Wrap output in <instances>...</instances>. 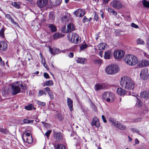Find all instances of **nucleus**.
<instances>
[{"label":"nucleus","mask_w":149,"mask_h":149,"mask_svg":"<svg viewBox=\"0 0 149 149\" xmlns=\"http://www.w3.org/2000/svg\"><path fill=\"white\" fill-rule=\"evenodd\" d=\"M122 87L127 90H133L135 86V83L132 79L127 76L122 77L120 81Z\"/></svg>","instance_id":"1"},{"label":"nucleus","mask_w":149,"mask_h":149,"mask_svg":"<svg viewBox=\"0 0 149 149\" xmlns=\"http://www.w3.org/2000/svg\"><path fill=\"white\" fill-rule=\"evenodd\" d=\"M124 61L127 64L130 65H134L138 62L137 57L132 54H128L125 56Z\"/></svg>","instance_id":"2"},{"label":"nucleus","mask_w":149,"mask_h":149,"mask_svg":"<svg viewBox=\"0 0 149 149\" xmlns=\"http://www.w3.org/2000/svg\"><path fill=\"white\" fill-rule=\"evenodd\" d=\"M119 70V67L117 65L111 64L106 67L105 71L108 74H113L117 73Z\"/></svg>","instance_id":"3"},{"label":"nucleus","mask_w":149,"mask_h":149,"mask_svg":"<svg viewBox=\"0 0 149 149\" xmlns=\"http://www.w3.org/2000/svg\"><path fill=\"white\" fill-rule=\"evenodd\" d=\"M114 97V95L113 93L109 91L105 92L102 96L103 99L108 102H110L111 100H113Z\"/></svg>","instance_id":"4"},{"label":"nucleus","mask_w":149,"mask_h":149,"mask_svg":"<svg viewBox=\"0 0 149 149\" xmlns=\"http://www.w3.org/2000/svg\"><path fill=\"white\" fill-rule=\"evenodd\" d=\"M125 54V52L121 50H116L113 53V55L114 57L117 59L122 58L124 56Z\"/></svg>","instance_id":"5"},{"label":"nucleus","mask_w":149,"mask_h":149,"mask_svg":"<svg viewBox=\"0 0 149 149\" xmlns=\"http://www.w3.org/2000/svg\"><path fill=\"white\" fill-rule=\"evenodd\" d=\"M68 37L69 40L71 42L75 44H77L78 43L79 40V36L76 33H72L71 38L68 36Z\"/></svg>","instance_id":"6"},{"label":"nucleus","mask_w":149,"mask_h":149,"mask_svg":"<svg viewBox=\"0 0 149 149\" xmlns=\"http://www.w3.org/2000/svg\"><path fill=\"white\" fill-rule=\"evenodd\" d=\"M113 8L116 9H120L123 7L122 3L118 0H113L111 3Z\"/></svg>","instance_id":"7"},{"label":"nucleus","mask_w":149,"mask_h":149,"mask_svg":"<svg viewBox=\"0 0 149 149\" xmlns=\"http://www.w3.org/2000/svg\"><path fill=\"white\" fill-rule=\"evenodd\" d=\"M140 76L143 79H146L149 76V69L146 68L142 69L141 71Z\"/></svg>","instance_id":"8"},{"label":"nucleus","mask_w":149,"mask_h":149,"mask_svg":"<svg viewBox=\"0 0 149 149\" xmlns=\"http://www.w3.org/2000/svg\"><path fill=\"white\" fill-rule=\"evenodd\" d=\"M21 92V89L18 86L14 84L12 85L11 89V93L12 95H15Z\"/></svg>","instance_id":"9"},{"label":"nucleus","mask_w":149,"mask_h":149,"mask_svg":"<svg viewBox=\"0 0 149 149\" xmlns=\"http://www.w3.org/2000/svg\"><path fill=\"white\" fill-rule=\"evenodd\" d=\"M107 88V84L105 83H98L95 84L94 89L96 91L106 89Z\"/></svg>","instance_id":"10"},{"label":"nucleus","mask_w":149,"mask_h":149,"mask_svg":"<svg viewBox=\"0 0 149 149\" xmlns=\"http://www.w3.org/2000/svg\"><path fill=\"white\" fill-rule=\"evenodd\" d=\"M85 12L84 10L82 9H79L74 13V14L76 17H82L85 14Z\"/></svg>","instance_id":"11"},{"label":"nucleus","mask_w":149,"mask_h":149,"mask_svg":"<svg viewBox=\"0 0 149 149\" xmlns=\"http://www.w3.org/2000/svg\"><path fill=\"white\" fill-rule=\"evenodd\" d=\"M91 125L92 126H94L98 128L100 126V125L98 119L97 117H94L93 118Z\"/></svg>","instance_id":"12"},{"label":"nucleus","mask_w":149,"mask_h":149,"mask_svg":"<svg viewBox=\"0 0 149 149\" xmlns=\"http://www.w3.org/2000/svg\"><path fill=\"white\" fill-rule=\"evenodd\" d=\"M48 0H38L37 2L38 6L40 8H43L47 5Z\"/></svg>","instance_id":"13"},{"label":"nucleus","mask_w":149,"mask_h":149,"mask_svg":"<svg viewBox=\"0 0 149 149\" xmlns=\"http://www.w3.org/2000/svg\"><path fill=\"white\" fill-rule=\"evenodd\" d=\"M141 97L145 99L149 98V88L147 89L140 93Z\"/></svg>","instance_id":"14"},{"label":"nucleus","mask_w":149,"mask_h":149,"mask_svg":"<svg viewBox=\"0 0 149 149\" xmlns=\"http://www.w3.org/2000/svg\"><path fill=\"white\" fill-rule=\"evenodd\" d=\"M116 92L118 95H124L125 94L128 95V92L121 88H118L117 89Z\"/></svg>","instance_id":"15"},{"label":"nucleus","mask_w":149,"mask_h":149,"mask_svg":"<svg viewBox=\"0 0 149 149\" xmlns=\"http://www.w3.org/2000/svg\"><path fill=\"white\" fill-rule=\"evenodd\" d=\"M7 47V44L3 41H0V52H2L6 50Z\"/></svg>","instance_id":"16"},{"label":"nucleus","mask_w":149,"mask_h":149,"mask_svg":"<svg viewBox=\"0 0 149 149\" xmlns=\"http://www.w3.org/2000/svg\"><path fill=\"white\" fill-rule=\"evenodd\" d=\"M63 137V134L60 132H55L54 134V137L57 141L62 139Z\"/></svg>","instance_id":"17"},{"label":"nucleus","mask_w":149,"mask_h":149,"mask_svg":"<svg viewBox=\"0 0 149 149\" xmlns=\"http://www.w3.org/2000/svg\"><path fill=\"white\" fill-rule=\"evenodd\" d=\"M67 104L68 107L69 108L70 111H72L73 110V101L71 100L70 98H68L67 100Z\"/></svg>","instance_id":"18"},{"label":"nucleus","mask_w":149,"mask_h":149,"mask_svg":"<svg viewBox=\"0 0 149 149\" xmlns=\"http://www.w3.org/2000/svg\"><path fill=\"white\" fill-rule=\"evenodd\" d=\"M49 51L51 54L53 55L58 54L60 52V50L56 48H51L49 47Z\"/></svg>","instance_id":"19"},{"label":"nucleus","mask_w":149,"mask_h":149,"mask_svg":"<svg viewBox=\"0 0 149 149\" xmlns=\"http://www.w3.org/2000/svg\"><path fill=\"white\" fill-rule=\"evenodd\" d=\"M75 29V26L72 23H70L67 25V32H70L74 31Z\"/></svg>","instance_id":"20"},{"label":"nucleus","mask_w":149,"mask_h":149,"mask_svg":"<svg viewBox=\"0 0 149 149\" xmlns=\"http://www.w3.org/2000/svg\"><path fill=\"white\" fill-rule=\"evenodd\" d=\"M69 15L67 14L61 17V21L63 23H65L68 22L69 19Z\"/></svg>","instance_id":"21"},{"label":"nucleus","mask_w":149,"mask_h":149,"mask_svg":"<svg viewBox=\"0 0 149 149\" xmlns=\"http://www.w3.org/2000/svg\"><path fill=\"white\" fill-rule=\"evenodd\" d=\"M51 5L53 6H57L61 3L62 0H49Z\"/></svg>","instance_id":"22"},{"label":"nucleus","mask_w":149,"mask_h":149,"mask_svg":"<svg viewBox=\"0 0 149 149\" xmlns=\"http://www.w3.org/2000/svg\"><path fill=\"white\" fill-rule=\"evenodd\" d=\"M112 53L111 51H107L105 52L104 58L106 59H109L111 58Z\"/></svg>","instance_id":"23"},{"label":"nucleus","mask_w":149,"mask_h":149,"mask_svg":"<svg viewBox=\"0 0 149 149\" xmlns=\"http://www.w3.org/2000/svg\"><path fill=\"white\" fill-rule=\"evenodd\" d=\"M149 65V61L148 60H144L143 62L139 63V66L141 68L142 67L147 66Z\"/></svg>","instance_id":"24"},{"label":"nucleus","mask_w":149,"mask_h":149,"mask_svg":"<svg viewBox=\"0 0 149 149\" xmlns=\"http://www.w3.org/2000/svg\"><path fill=\"white\" fill-rule=\"evenodd\" d=\"M22 139L25 142L29 143H31L33 142V139L31 136V137H26V140L25 139V138L23 136L22 137Z\"/></svg>","instance_id":"25"},{"label":"nucleus","mask_w":149,"mask_h":149,"mask_svg":"<svg viewBox=\"0 0 149 149\" xmlns=\"http://www.w3.org/2000/svg\"><path fill=\"white\" fill-rule=\"evenodd\" d=\"M5 17L7 19L10 20L11 22L13 24L15 25L16 26H18V23L15 22L13 19L12 18L11 15L9 14H6L5 15Z\"/></svg>","instance_id":"26"},{"label":"nucleus","mask_w":149,"mask_h":149,"mask_svg":"<svg viewBox=\"0 0 149 149\" xmlns=\"http://www.w3.org/2000/svg\"><path fill=\"white\" fill-rule=\"evenodd\" d=\"M47 26L52 32H55L56 31V27L54 25L52 24H48Z\"/></svg>","instance_id":"27"},{"label":"nucleus","mask_w":149,"mask_h":149,"mask_svg":"<svg viewBox=\"0 0 149 149\" xmlns=\"http://www.w3.org/2000/svg\"><path fill=\"white\" fill-rule=\"evenodd\" d=\"M63 36V35L59 33H55L53 36V38L54 39H57Z\"/></svg>","instance_id":"28"},{"label":"nucleus","mask_w":149,"mask_h":149,"mask_svg":"<svg viewBox=\"0 0 149 149\" xmlns=\"http://www.w3.org/2000/svg\"><path fill=\"white\" fill-rule=\"evenodd\" d=\"M54 15L53 13L50 12L49 14V22H52L54 21Z\"/></svg>","instance_id":"29"},{"label":"nucleus","mask_w":149,"mask_h":149,"mask_svg":"<svg viewBox=\"0 0 149 149\" xmlns=\"http://www.w3.org/2000/svg\"><path fill=\"white\" fill-rule=\"evenodd\" d=\"M117 128H119L121 130H124L125 129V126L121 124L117 123L116 126Z\"/></svg>","instance_id":"30"},{"label":"nucleus","mask_w":149,"mask_h":149,"mask_svg":"<svg viewBox=\"0 0 149 149\" xmlns=\"http://www.w3.org/2000/svg\"><path fill=\"white\" fill-rule=\"evenodd\" d=\"M105 43H101L98 45V47L99 50H104L105 48Z\"/></svg>","instance_id":"31"},{"label":"nucleus","mask_w":149,"mask_h":149,"mask_svg":"<svg viewBox=\"0 0 149 149\" xmlns=\"http://www.w3.org/2000/svg\"><path fill=\"white\" fill-rule=\"evenodd\" d=\"M143 6L146 8H149V1L146 0H143L142 1Z\"/></svg>","instance_id":"32"},{"label":"nucleus","mask_w":149,"mask_h":149,"mask_svg":"<svg viewBox=\"0 0 149 149\" xmlns=\"http://www.w3.org/2000/svg\"><path fill=\"white\" fill-rule=\"evenodd\" d=\"M53 83L52 80H49L46 81L45 84L43 85V86H50L53 85Z\"/></svg>","instance_id":"33"},{"label":"nucleus","mask_w":149,"mask_h":149,"mask_svg":"<svg viewBox=\"0 0 149 149\" xmlns=\"http://www.w3.org/2000/svg\"><path fill=\"white\" fill-rule=\"evenodd\" d=\"M85 60V58H77L76 61L77 63H78L84 64V61Z\"/></svg>","instance_id":"34"},{"label":"nucleus","mask_w":149,"mask_h":149,"mask_svg":"<svg viewBox=\"0 0 149 149\" xmlns=\"http://www.w3.org/2000/svg\"><path fill=\"white\" fill-rule=\"evenodd\" d=\"M109 121L112 125L115 127L116 126L117 123L116 121L113 118H110L109 119Z\"/></svg>","instance_id":"35"},{"label":"nucleus","mask_w":149,"mask_h":149,"mask_svg":"<svg viewBox=\"0 0 149 149\" xmlns=\"http://www.w3.org/2000/svg\"><path fill=\"white\" fill-rule=\"evenodd\" d=\"M108 11L109 12L112 13L113 15H116L117 14V12L111 8H109Z\"/></svg>","instance_id":"36"},{"label":"nucleus","mask_w":149,"mask_h":149,"mask_svg":"<svg viewBox=\"0 0 149 149\" xmlns=\"http://www.w3.org/2000/svg\"><path fill=\"white\" fill-rule=\"evenodd\" d=\"M136 42L138 44L143 45L144 44L143 40L140 38H139L137 40Z\"/></svg>","instance_id":"37"},{"label":"nucleus","mask_w":149,"mask_h":149,"mask_svg":"<svg viewBox=\"0 0 149 149\" xmlns=\"http://www.w3.org/2000/svg\"><path fill=\"white\" fill-rule=\"evenodd\" d=\"M55 149H65V146L62 144H58Z\"/></svg>","instance_id":"38"},{"label":"nucleus","mask_w":149,"mask_h":149,"mask_svg":"<svg viewBox=\"0 0 149 149\" xmlns=\"http://www.w3.org/2000/svg\"><path fill=\"white\" fill-rule=\"evenodd\" d=\"M137 102L136 104L139 107H141L143 104V103L138 98H137Z\"/></svg>","instance_id":"39"},{"label":"nucleus","mask_w":149,"mask_h":149,"mask_svg":"<svg viewBox=\"0 0 149 149\" xmlns=\"http://www.w3.org/2000/svg\"><path fill=\"white\" fill-rule=\"evenodd\" d=\"M33 120H29L26 119H24L23 120V123L24 124L33 123Z\"/></svg>","instance_id":"40"},{"label":"nucleus","mask_w":149,"mask_h":149,"mask_svg":"<svg viewBox=\"0 0 149 149\" xmlns=\"http://www.w3.org/2000/svg\"><path fill=\"white\" fill-rule=\"evenodd\" d=\"M33 107V105L31 104L25 107V108L27 110H29L32 109Z\"/></svg>","instance_id":"41"},{"label":"nucleus","mask_w":149,"mask_h":149,"mask_svg":"<svg viewBox=\"0 0 149 149\" xmlns=\"http://www.w3.org/2000/svg\"><path fill=\"white\" fill-rule=\"evenodd\" d=\"M37 104L38 105H40L41 106H45L46 104V103L45 102H43L38 100L37 102Z\"/></svg>","instance_id":"42"},{"label":"nucleus","mask_w":149,"mask_h":149,"mask_svg":"<svg viewBox=\"0 0 149 149\" xmlns=\"http://www.w3.org/2000/svg\"><path fill=\"white\" fill-rule=\"evenodd\" d=\"M88 47L87 45L86 44H84L82 45L80 47V50H83L86 48Z\"/></svg>","instance_id":"43"},{"label":"nucleus","mask_w":149,"mask_h":149,"mask_svg":"<svg viewBox=\"0 0 149 149\" xmlns=\"http://www.w3.org/2000/svg\"><path fill=\"white\" fill-rule=\"evenodd\" d=\"M89 21L90 20H89V19H88L86 16H85L84 17L83 19V22L84 23Z\"/></svg>","instance_id":"44"},{"label":"nucleus","mask_w":149,"mask_h":149,"mask_svg":"<svg viewBox=\"0 0 149 149\" xmlns=\"http://www.w3.org/2000/svg\"><path fill=\"white\" fill-rule=\"evenodd\" d=\"M44 93V91L43 90H40L39 91L38 93V96H40L43 95V93Z\"/></svg>","instance_id":"45"},{"label":"nucleus","mask_w":149,"mask_h":149,"mask_svg":"<svg viewBox=\"0 0 149 149\" xmlns=\"http://www.w3.org/2000/svg\"><path fill=\"white\" fill-rule=\"evenodd\" d=\"M13 5L17 8H19V6L17 2H15L13 3Z\"/></svg>","instance_id":"46"},{"label":"nucleus","mask_w":149,"mask_h":149,"mask_svg":"<svg viewBox=\"0 0 149 149\" xmlns=\"http://www.w3.org/2000/svg\"><path fill=\"white\" fill-rule=\"evenodd\" d=\"M44 125V126L46 128H49V124L45 123L44 122H41Z\"/></svg>","instance_id":"47"},{"label":"nucleus","mask_w":149,"mask_h":149,"mask_svg":"<svg viewBox=\"0 0 149 149\" xmlns=\"http://www.w3.org/2000/svg\"><path fill=\"white\" fill-rule=\"evenodd\" d=\"M24 136H23L24 138H26V137H31L30 136V133L29 132H26V133L25 134H24Z\"/></svg>","instance_id":"48"},{"label":"nucleus","mask_w":149,"mask_h":149,"mask_svg":"<svg viewBox=\"0 0 149 149\" xmlns=\"http://www.w3.org/2000/svg\"><path fill=\"white\" fill-rule=\"evenodd\" d=\"M131 26L132 27H134L136 29L138 28L139 27V26L138 25L133 23L131 24Z\"/></svg>","instance_id":"49"},{"label":"nucleus","mask_w":149,"mask_h":149,"mask_svg":"<svg viewBox=\"0 0 149 149\" xmlns=\"http://www.w3.org/2000/svg\"><path fill=\"white\" fill-rule=\"evenodd\" d=\"M61 32L63 33H67L68 32H67V30H66V26H63L61 29Z\"/></svg>","instance_id":"50"},{"label":"nucleus","mask_w":149,"mask_h":149,"mask_svg":"<svg viewBox=\"0 0 149 149\" xmlns=\"http://www.w3.org/2000/svg\"><path fill=\"white\" fill-rule=\"evenodd\" d=\"M51 132L52 131L51 130H48L47 132H46V133L45 134V135H46L47 137H49L50 134L51 133Z\"/></svg>","instance_id":"51"},{"label":"nucleus","mask_w":149,"mask_h":149,"mask_svg":"<svg viewBox=\"0 0 149 149\" xmlns=\"http://www.w3.org/2000/svg\"><path fill=\"white\" fill-rule=\"evenodd\" d=\"M48 94L49 95L51 99H53L54 98V95L52 92L50 91L48 92Z\"/></svg>","instance_id":"52"},{"label":"nucleus","mask_w":149,"mask_h":149,"mask_svg":"<svg viewBox=\"0 0 149 149\" xmlns=\"http://www.w3.org/2000/svg\"><path fill=\"white\" fill-rule=\"evenodd\" d=\"M4 30L3 29H1L0 31V36L3 37L4 35Z\"/></svg>","instance_id":"53"},{"label":"nucleus","mask_w":149,"mask_h":149,"mask_svg":"<svg viewBox=\"0 0 149 149\" xmlns=\"http://www.w3.org/2000/svg\"><path fill=\"white\" fill-rule=\"evenodd\" d=\"M131 130L133 132H135L136 133H138L139 132V131L136 129L132 128L131 129Z\"/></svg>","instance_id":"54"},{"label":"nucleus","mask_w":149,"mask_h":149,"mask_svg":"<svg viewBox=\"0 0 149 149\" xmlns=\"http://www.w3.org/2000/svg\"><path fill=\"white\" fill-rule=\"evenodd\" d=\"M94 18L96 21H97L99 19L97 14L96 13H95Z\"/></svg>","instance_id":"55"},{"label":"nucleus","mask_w":149,"mask_h":149,"mask_svg":"<svg viewBox=\"0 0 149 149\" xmlns=\"http://www.w3.org/2000/svg\"><path fill=\"white\" fill-rule=\"evenodd\" d=\"M44 76L46 78H49V74L45 72L44 73Z\"/></svg>","instance_id":"56"},{"label":"nucleus","mask_w":149,"mask_h":149,"mask_svg":"<svg viewBox=\"0 0 149 149\" xmlns=\"http://www.w3.org/2000/svg\"><path fill=\"white\" fill-rule=\"evenodd\" d=\"M102 118L103 122L105 123H107V120H106L104 116V115L102 116Z\"/></svg>","instance_id":"57"},{"label":"nucleus","mask_w":149,"mask_h":149,"mask_svg":"<svg viewBox=\"0 0 149 149\" xmlns=\"http://www.w3.org/2000/svg\"><path fill=\"white\" fill-rule=\"evenodd\" d=\"M68 56L70 58H72L74 56L73 53L72 52H70L69 53Z\"/></svg>","instance_id":"58"},{"label":"nucleus","mask_w":149,"mask_h":149,"mask_svg":"<svg viewBox=\"0 0 149 149\" xmlns=\"http://www.w3.org/2000/svg\"><path fill=\"white\" fill-rule=\"evenodd\" d=\"M45 91L48 93V92H50V89L48 87H47L45 88L44 89Z\"/></svg>","instance_id":"59"},{"label":"nucleus","mask_w":149,"mask_h":149,"mask_svg":"<svg viewBox=\"0 0 149 149\" xmlns=\"http://www.w3.org/2000/svg\"><path fill=\"white\" fill-rule=\"evenodd\" d=\"M96 61L97 63L99 64H101L102 63V60L100 59H97Z\"/></svg>","instance_id":"60"},{"label":"nucleus","mask_w":149,"mask_h":149,"mask_svg":"<svg viewBox=\"0 0 149 149\" xmlns=\"http://www.w3.org/2000/svg\"><path fill=\"white\" fill-rule=\"evenodd\" d=\"M104 4L108 3L110 0H102Z\"/></svg>","instance_id":"61"},{"label":"nucleus","mask_w":149,"mask_h":149,"mask_svg":"<svg viewBox=\"0 0 149 149\" xmlns=\"http://www.w3.org/2000/svg\"><path fill=\"white\" fill-rule=\"evenodd\" d=\"M103 52L102 51H100L99 52L100 56L102 57Z\"/></svg>","instance_id":"62"},{"label":"nucleus","mask_w":149,"mask_h":149,"mask_svg":"<svg viewBox=\"0 0 149 149\" xmlns=\"http://www.w3.org/2000/svg\"><path fill=\"white\" fill-rule=\"evenodd\" d=\"M141 120V118H139L135 120L134 122H137L139 121H140Z\"/></svg>","instance_id":"63"},{"label":"nucleus","mask_w":149,"mask_h":149,"mask_svg":"<svg viewBox=\"0 0 149 149\" xmlns=\"http://www.w3.org/2000/svg\"><path fill=\"white\" fill-rule=\"evenodd\" d=\"M0 132L2 133H4L5 132V130L4 129L0 128Z\"/></svg>","instance_id":"64"}]
</instances>
